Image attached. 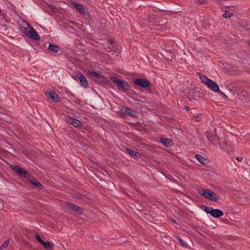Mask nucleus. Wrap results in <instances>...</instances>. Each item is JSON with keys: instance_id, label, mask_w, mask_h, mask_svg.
Returning a JSON list of instances; mask_svg holds the SVG:
<instances>
[{"instance_id": "nucleus-10", "label": "nucleus", "mask_w": 250, "mask_h": 250, "mask_svg": "<svg viewBox=\"0 0 250 250\" xmlns=\"http://www.w3.org/2000/svg\"><path fill=\"white\" fill-rule=\"evenodd\" d=\"M76 77L80 80L81 85L85 88H87L88 87V82L84 76H83L81 73H79L77 74Z\"/></svg>"}, {"instance_id": "nucleus-35", "label": "nucleus", "mask_w": 250, "mask_h": 250, "mask_svg": "<svg viewBox=\"0 0 250 250\" xmlns=\"http://www.w3.org/2000/svg\"><path fill=\"white\" fill-rule=\"evenodd\" d=\"M216 2H218L219 1V0H214Z\"/></svg>"}, {"instance_id": "nucleus-21", "label": "nucleus", "mask_w": 250, "mask_h": 250, "mask_svg": "<svg viewBox=\"0 0 250 250\" xmlns=\"http://www.w3.org/2000/svg\"><path fill=\"white\" fill-rule=\"evenodd\" d=\"M30 182L38 188H41L43 187L42 185L34 178H31L30 180Z\"/></svg>"}, {"instance_id": "nucleus-14", "label": "nucleus", "mask_w": 250, "mask_h": 250, "mask_svg": "<svg viewBox=\"0 0 250 250\" xmlns=\"http://www.w3.org/2000/svg\"><path fill=\"white\" fill-rule=\"evenodd\" d=\"M73 5L75 8H76V9L81 14H85V10L84 8L81 4H79L76 2H73Z\"/></svg>"}, {"instance_id": "nucleus-9", "label": "nucleus", "mask_w": 250, "mask_h": 250, "mask_svg": "<svg viewBox=\"0 0 250 250\" xmlns=\"http://www.w3.org/2000/svg\"><path fill=\"white\" fill-rule=\"evenodd\" d=\"M207 84V85L214 92H220L219 87L218 84L211 80Z\"/></svg>"}, {"instance_id": "nucleus-27", "label": "nucleus", "mask_w": 250, "mask_h": 250, "mask_svg": "<svg viewBox=\"0 0 250 250\" xmlns=\"http://www.w3.org/2000/svg\"><path fill=\"white\" fill-rule=\"evenodd\" d=\"M9 240H7L5 241H4L2 245L1 246V248H6L8 245H9Z\"/></svg>"}, {"instance_id": "nucleus-7", "label": "nucleus", "mask_w": 250, "mask_h": 250, "mask_svg": "<svg viewBox=\"0 0 250 250\" xmlns=\"http://www.w3.org/2000/svg\"><path fill=\"white\" fill-rule=\"evenodd\" d=\"M67 121L68 124L72 125L74 127L78 128H82L83 127V125L82 122L72 117H69L67 119Z\"/></svg>"}, {"instance_id": "nucleus-12", "label": "nucleus", "mask_w": 250, "mask_h": 250, "mask_svg": "<svg viewBox=\"0 0 250 250\" xmlns=\"http://www.w3.org/2000/svg\"><path fill=\"white\" fill-rule=\"evenodd\" d=\"M160 142L167 147H170L173 145V141L167 138H161Z\"/></svg>"}, {"instance_id": "nucleus-6", "label": "nucleus", "mask_w": 250, "mask_h": 250, "mask_svg": "<svg viewBox=\"0 0 250 250\" xmlns=\"http://www.w3.org/2000/svg\"><path fill=\"white\" fill-rule=\"evenodd\" d=\"M134 83L135 85L143 88L149 87L151 85V83L147 79L142 78L135 79Z\"/></svg>"}, {"instance_id": "nucleus-20", "label": "nucleus", "mask_w": 250, "mask_h": 250, "mask_svg": "<svg viewBox=\"0 0 250 250\" xmlns=\"http://www.w3.org/2000/svg\"><path fill=\"white\" fill-rule=\"evenodd\" d=\"M195 158L198 160V161L202 164H205L207 160L206 158L202 156L200 154H196L195 156Z\"/></svg>"}, {"instance_id": "nucleus-18", "label": "nucleus", "mask_w": 250, "mask_h": 250, "mask_svg": "<svg viewBox=\"0 0 250 250\" xmlns=\"http://www.w3.org/2000/svg\"><path fill=\"white\" fill-rule=\"evenodd\" d=\"M42 245H43V248L47 250H50L54 247L53 243L48 241L43 242Z\"/></svg>"}, {"instance_id": "nucleus-17", "label": "nucleus", "mask_w": 250, "mask_h": 250, "mask_svg": "<svg viewBox=\"0 0 250 250\" xmlns=\"http://www.w3.org/2000/svg\"><path fill=\"white\" fill-rule=\"evenodd\" d=\"M48 49L49 51L51 52H53L54 53H57L59 50V47L56 44L50 43L48 46Z\"/></svg>"}, {"instance_id": "nucleus-37", "label": "nucleus", "mask_w": 250, "mask_h": 250, "mask_svg": "<svg viewBox=\"0 0 250 250\" xmlns=\"http://www.w3.org/2000/svg\"><path fill=\"white\" fill-rule=\"evenodd\" d=\"M3 249V248H1V246L0 247V250H2V249Z\"/></svg>"}, {"instance_id": "nucleus-31", "label": "nucleus", "mask_w": 250, "mask_h": 250, "mask_svg": "<svg viewBox=\"0 0 250 250\" xmlns=\"http://www.w3.org/2000/svg\"><path fill=\"white\" fill-rule=\"evenodd\" d=\"M236 159L238 161H241L243 159L242 157H241V156H238L236 158Z\"/></svg>"}, {"instance_id": "nucleus-34", "label": "nucleus", "mask_w": 250, "mask_h": 250, "mask_svg": "<svg viewBox=\"0 0 250 250\" xmlns=\"http://www.w3.org/2000/svg\"><path fill=\"white\" fill-rule=\"evenodd\" d=\"M171 221H172V222L173 223H176V221H175V219H172V220H171Z\"/></svg>"}, {"instance_id": "nucleus-30", "label": "nucleus", "mask_w": 250, "mask_h": 250, "mask_svg": "<svg viewBox=\"0 0 250 250\" xmlns=\"http://www.w3.org/2000/svg\"><path fill=\"white\" fill-rule=\"evenodd\" d=\"M219 92L220 95L223 96L225 98H228V96L224 92H223L221 91H220V92Z\"/></svg>"}, {"instance_id": "nucleus-22", "label": "nucleus", "mask_w": 250, "mask_h": 250, "mask_svg": "<svg viewBox=\"0 0 250 250\" xmlns=\"http://www.w3.org/2000/svg\"><path fill=\"white\" fill-rule=\"evenodd\" d=\"M198 74L202 82L206 85L209 82L208 81H210L211 80L204 75L201 74V73H198Z\"/></svg>"}, {"instance_id": "nucleus-33", "label": "nucleus", "mask_w": 250, "mask_h": 250, "mask_svg": "<svg viewBox=\"0 0 250 250\" xmlns=\"http://www.w3.org/2000/svg\"><path fill=\"white\" fill-rule=\"evenodd\" d=\"M185 108L186 109L188 110H189V107H188V105H185Z\"/></svg>"}, {"instance_id": "nucleus-15", "label": "nucleus", "mask_w": 250, "mask_h": 250, "mask_svg": "<svg viewBox=\"0 0 250 250\" xmlns=\"http://www.w3.org/2000/svg\"><path fill=\"white\" fill-rule=\"evenodd\" d=\"M48 98L51 99L55 102H57L59 101V98L58 94L54 91H51L49 93Z\"/></svg>"}, {"instance_id": "nucleus-26", "label": "nucleus", "mask_w": 250, "mask_h": 250, "mask_svg": "<svg viewBox=\"0 0 250 250\" xmlns=\"http://www.w3.org/2000/svg\"><path fill=\"white\" fill-rule=\"evenodd\" d=\"M194 2L198 5H202L206 3L207 1L205 0H195Z\"/></svg>"}, {"instance_id": "nucleus-28", "label": "nucleus", "mask_w": 250, "mask_h": 250, "mask_svg": "<svg viewBox=\"0 0 250 250\" xmlns=\"http://www.w3.org/2000/svg\"><path fill=\"white\" fill-rule=\"evenodd\" d=\"M35 238L36 239V240L40 243H41L42 244L43 243V242H44L42 239V238H41V237L39 235H37L36 234L35 235Z\"/></svg>"}, {"instance_id": "nucleus-24", "label": "nucleus", "mask_w": 250, "mask_h": 250, "mask_svg": "<svg viewBox=\"0 0 250 250\" xmlns=\"http://www.w3.org/2000/svg\"><path fill=\"white\" fill-rule=\"evenodd\" d=\"M232 16H233V14L232 13H230L228 11H225V13L223 14V17L226 18H229Z\"/></svg>"}, {"instance_id": "nucleus-1", "label": "nucleus", "mask_w": 250, "mask_h": 250, "mask_svg": "<svg viewBox=\"0 0 250 250\" xmlns=\"http://www.w3.org/2000/svg\"><path fill=\"white\" fill-rule=\"evenodd\" d=\"M110 79L112 83L117 86L118 90L124 93L131 90V87L127 82L121 80L116 77H111Z\"/></svg>"}, {"instance_id": "nucleus-19", "label": "nucleus", "mask_w": 250, "mask_h": 250, "mask_svg": "<svg viewBox=\"0 0 250 250\" xmlns=\"http://www.w3.org/2000/svg\"><path fill=\"white\" fill-rule=\"evenodd\" d=\"M208 141L212 144L214 146H217L219 144V138L216 136H213Z\"/></svg>"}, {"instance_id": "nucleus-2", "label": "nucleus", "mask_w": 250, "mask_h": 250, "mask_svg": "<svg viewBox=\"0 0 250 250\" xmlns=\"http://www.w3.org/2000/svg\"><path fill=\"white\" fill-rule=\"evenodd\" d=\"M27 27H23L21 29L22 33L31 39L38 41L40 37L34 28L27 22H26Z\"/></svg>"}, {"instance_id": "nucleus-32", "label": "nucleus", "mask_w": 250, "mask_h": 250, "mask_svg": "<svg viewBox=\"0 0 250 250\" xmlns=\"http://www.w3.org/2000/svg\"><path fill=\"white\" fill-rule=\"evenodd\" d=\"M110 45H112L114 43V41L113 40H111V39H110L109 41H108Z\"/></svg>"}, {"instance_id": "nucleus-23", "label": "nucleus", "mask_w": 250, "mask_h": 250, "mask_svg": "<svg viewBox=\"0 0 250 250\" xmlns=\"http://www.w3.org/2000/svg\"><path fill=\"white\" fill-rule=\"evenodd\" d=\"M176 239L179 242V243L181 244V245L183 247H186L188 245L186 241L183 240L180 237H176Z\"/></svg>"}, {"instance_id": "nucleus-13", "label": "nucleus", "mask_w": 250, "mask_h": 250, "mask_svg": "<svg viewBox=\"0 0 250 250\" xmlns=\"http://www.w3.org/2000/svg\"><path fill=\"white\" fill-rule=\"evenodd\" d=\"M125 151L135 159H137L140 156V154L139 152L129 148H125Z\"/></svg>"}, {"instance_id": "nucleus-11", "label": "nucleus", "mask_w": 250, "mask_h": 250, "mask_svg": "<svg viewBox=\"0 0 250 250\" xmlns=\"http://www.w3.org/2000/svg\"><path fill=\"white\" fill-rule=\"evenodd\" d=\"M123 114H127L132 117H136L135 114V111L126 107H124L121 110Z\"/></svg>"}, {"instance_id": "nucleus-36", "label": "nucleus", "mask_w": 250, "mask_h": 250, "mask_svg": "<svg viewBox=\"0 0 250 250\" xmlns=\"http://www.w3.org/2000/svg\"><path fill=\"white\" fill-rule=\"evenodd\" d=\"M248 43H249V45H250V41L248 42Z\"/></svg>"}, {"instance_id": "nucleus-5", "label": "nucleus", "mask_w": 250, "mask_h": 250, "mask_svg": "<svg viewBox=\"0 0 250 250\" xmlns=\"http://www.w3.org/2000/svg\"><path fill=\"white\" fill-rule=\"evenodd\" d=\"M199 193L206 198L215 202H217L219 199V197L215 193L208 189L202 190Z\"/></svg>"}, {"instance_id": "nucleus-4", "label": "nucleus", "mask_w": 250, "mask_h": 250, "mask_svg": "<svg viewBox=\"0 0 250 250\" xmlns=\"http://www.w3.org/2000/svg\"><path fill=\"white\" fill-rule=\"evenodd\" d=\"M204 210L207 213H209L214 218H218L223 215L224 212L220 209H214L212 207H205Z\"/></svg>"}, {"instance_id": "nucleus-3", "label": "nucleus", "mask_w": 250, "mask_h": 250, "mask_svg": "<svg viewBox=\"0 0 250 250\" xmlns=\"http://www.w3.org/2000/svg\"><path fill=\"white\" fill-rule=\"evenodd\" d=\"M12 169L20 177L29 179L31 175L25 169L20 167L19 166L11 165Z\"/></svg>"}, {"instance_id": "nucleus-25", "label": "nucleus", "mask_w": 250, "mask_h": 250, "mask_svg": "<svg viewBox=\"0 0 250 250\" xmlns=\"http://www.w3.org/2000/svg\"><path fill=\"white\" fill-rule=\"evenodd\" d=\"M206 137L208 138V141L213 137V135L212 134L211 132L210 131H207L205 133Z\"/></svg>"}, {"instance_id": "nucleus-38", "label": "nucleus", "mask_w": 250, "mask_h": 250, "mask_svg": "<svg viewBox=\"0 0 250 250\" xmlns=\"http://www.w3.org/2000/svg\"><path fill=\"white\" fill-rule=\"evenodd\" d=\"M195 97H198V96L195 95Z\"/></svg>"}, {"instance_id": "nucleus-8", "label": "nucleus", "mask_w": 250, "mask_h": 250, "mask_svg": "<svg viewBox=\"0 0 250 250\" xmlns=\"http://www.w3.org/2000/svg\"><path fill=\"white\" fill-rule=\"evenodd\" d=\"M66 204L68 207L74 211L76 213L79 214H83V209L82 208L79 207L77 205L70 202H66Z\"/></svg>"}, {"instance_id": "nucleus-16", "label": "nucleus", "mask_w": 250, "mask_h": 250, "mask_svg": "<svg viewBox=\"0 0 250 250\" xmlns=\"http://www.w3.org/2000/svg\"><path fill=\"white\" fill-rule=\"evenodd\" d=\"M88 74L89 75L93 76L94 77H95L98 79H103L104 78V76L103 75H102L100 73H98L94 71L89 70L88 71Z\"/></svg>"}, {"instance_id": "nucleus-29", "label": "nucleus", "mask_w": 250, "mask_h": 250, "mask_svg": "<svg viewBox=\"0 0 250 250\" xmlns=\"http://www.w3.org/2000/svg\"><path fill=\"white\" fill-rule=\"evenodd\" d=\"M75 196L78 199L82 198L83 195L80 193H77L75 194Z\"/></svg>"}]
</instances>
